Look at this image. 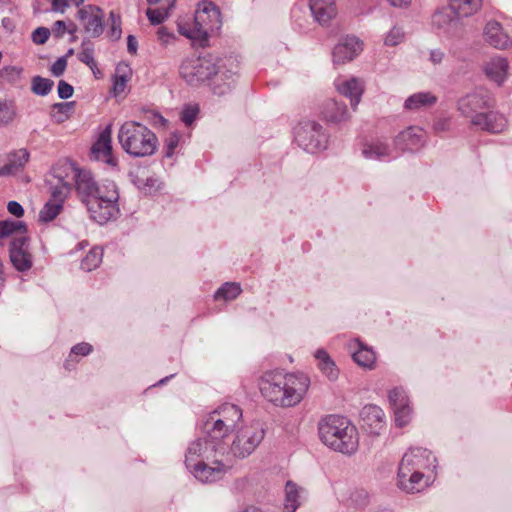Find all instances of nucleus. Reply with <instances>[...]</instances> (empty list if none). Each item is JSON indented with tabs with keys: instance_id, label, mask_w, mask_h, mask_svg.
Wrapping results in <instances>:
<instances>
[{
	"instance_id": "37998d69",
	"label": "nucleus",
	"mask_w": 512,
	"mask_h": 512,
	"mask_svg": "<svg viewBox=\"0 0 512 512\" xmlns=\"http://www.w3.org/2000/svg\"><path fill=\"white\" fill-rule=\"evenodd\" d=\"M394 414H395V423L398 427H404L406 426L412 417V409L410 407V403L402 406L393 408Z\"/></svg>"
},
{
	"instance_id": "bb28decb",
	"label": "nucleus",
	"mask_w": 512,
	"mask_h": 512,
	"mask_svg": "<svg viewBox=\"0 0 512 512\" xmlns=\"http://www.w3.org/2000/svg\"><path fill=\"white\" fill-rule=\"evenodd\" d=\"M309 8L321 25L328 24L337 15L335 0H309Z\"/></svg>"
},
{
	"instance_id": "de8ad7c7",
	"label": "nucleus",
	"mask_w": 512,
	"mask_h": 512,
	"mask_svg": "<svg viewBox=\"0 0 512 512\" xmlns=\"http://www.w3.org/2000/svg\"><path fill=\"white\" fill-rule=\"evenodd\" d=\"M180 136L178 133H171L165 141V156L172 157L179 144Z\"/></svg>"
},
{
	"instance_id": "72a5a7b5",
	"label": "nucleus",
	"mask_w": 512,
	"mask_h": 512,
	"mask_svg": "<svg viewBox=\"0 0 512 512\" xmlns=\"http://www.w3.org/2000/svg\"><path fill=\"white\" fill-rule=\"evenodd\" d=\"M303 490L292 481H288L285 486V512H295L300 505L301 493Z\"/></svg>"
},
{
	"instance_id": "f8f14e48",
	"label": "nucleus",
	"mask_w": 512,
	"mask_h": 512,
	"mask_svg": "<svg viewBox=\"0 0 512 512\" xmlns=\"http://www.w3.org/2000/svg\"><path fill=\"white\" fill-rule=\"evenodd\" d=\"M294 139L299 147L311 154L325 150L328 145L322 125L312 120L302 121L295 127Z\"/></svg>"
},
{
	"instance_id": "4be33fe9",
	"label": "nucleus",
	"mask_w": 512,
	"mask_h": 512,
	"mask_svg": "<svg viewBox=\"0 0 512 512\" xmlns=\"http://www.w3.org/2000/svg\"><path fill=\"white\" fill-rule=\"evenodd\" d=\"M484 40L496 49H506L512 45V39L502 25L494 20L488 21L483 31Z\"/></svg>"
},
{
	"instance_id": "c03bdc74",
	"label": "nucleus",
	"mask_w": 512,
	"mask_h": 512,
	"mask_svg": "<svg viewBox=\"0 0 512 512\" xmlns=\"http://www.w3.org/2000/svg\"><path fill=\"white\" fill-rule=\"evenodd\" d=\"M74 105V102H65V103H56L53 106V109L56 110V112L52 115L53 119L57 123L64 122L72 110Z\"/></svg>"
},
{
	"instance_id": "aec40b11",
	"label": "nucleus",
	"mask_w": 512,
	"mask_h": 512,
	"mask_svg": "<svg viewBox=\"0 0 512 512\" xmlns=\"http://www.w3.org/2000/svg\"><path fill=\"white\" fill-rule=\"evenodd\" d=\"M362 51V42L355 36L343 38L333 49L332 57L335 64H343L353 60Z\"/></svg>"
},
{
	"instance_id": "cd10ccee",
	"label": "nucleus",
	"mask_w": 512,
	"mask_h": 512,
	"mask_svg": "<svg viewBox=\"0 0 512 512\" xmlns=\"http://www.w3.org/2000/svg\"><path fill=\"white\" fill-rule=\"evenodd\" d=\"M322 114L326 121L335 124L345 122L350 118L346 104L334 99L326 101Z\"/></svg>"
},
{
	"instance_id": "774afa93",
	"label": "nucleus",
	"mask_w": 512,
	"mask_h": 512,
	"mask_svg": "<svg viewBox=\"0 0 512 512\" xmlns=\"http://www.w3.org/2000/svg\"><path fill=\"white\" fill-rule=\"evenodd\" d=\"M376 512H393V511L390 509H387V508H380Z\"/></svg>"
},
{
	"instance_id": "c756f323",
	"label": "nucleus",
	"mask_w": 512,
	"mask_h": 512,
	"mask_svg": "<svg viewBox=\"0 0 512 512\" xmlns=\"http://www.w3.org/2000/svg\"><path fill=\"white\" fill-rule=\"evenodd\" d=\"M508 61L503 57L492 58L485 66V72L489 79L501 85L506 78Z\"/></svg>"
},
{
	"instance_id": "a19ab883",
	"label": "nucleus",
	"mask_w": 512,
	"mask_h": 512,
	"mask_svg": "<svg viewBox=\"0 0 512 512\" xmlns=\"http://www.w3.org/2000/svg\"><path fill=\"white\" fill-rule=\"evenodd\" d=\"M16 110L12 101L0 98V126L9 124L15 117Z\"/></svg>"
},
{
	"instance_id": "f257e3e1",
	"label": "nucleus",
	"mask_w": 512,
	"mask_h": 512,
	"mask_svg": "<svg viewBox=\"0 0 512 512\" xmlns=\"http://www.w3.org/2000/svg\"><path fill=\"white\" fill-rule=\"evenodd\" d=\"M185 466L201 483H214L223 479L232 468L229 461L228 443L213 437H199L188 444L185 452Z\"/></svg>"
},
{
	"instance_id": "2eb2a0df",
	"label": "nucleus",
	"mask_w": 512,
	"mask_h": 512,
	"mask_svg": "<svg viewBox=\"0 0 512 512\" xmlns=\"http://www.w3.org/2000/svg\"><path fill=\"white\" fill-rule=\"evenodd\" d=\"M66 171L70 174L71 182L82 202L88 206L97 183L89 170L78 168L75 163L65 161Z\"/></svg>"
},
{
	"instance_id": "79ce46f5",
	"label": "nucleus",
	"mask_w": 512,
	"mask_h": 512,
	"mask_svg": "<svg viewBox=\"0 0 512 512\" xmlns=\"http://www.w3.org/2000/svg\"><path fill=\"white\" fill-rule=\"evenodd\" d=\"M388 399L393 408L402 407L409 404V398L406 391L401 387L393 388L388 393Z\"/></svg>"
},
{
	"instance_id": "6ab92c4d",
	"label": "nucleus",
	"mask_w": 512,
	"mask_h": 512,
	"mask_svg": "<svg viewBox=\"0 0 512 512\" xmlns=\"http://www.w3.org/2000/svg\"><path fill=\"white\" fill-rule=\"evenodd\" d=\"M363 428L372 435H380L386 428L384 411L377 405L369 404L360 413Z\"/></svg>"
},
{
	"instance_id": "864d4df0",
	"label": "nucleus",
	"mask_w": 512,
	"mask_h": 512,
	"mask_svg": "<svg viewBox=\"0 0 512 512\" xmlns=\"http://www.w3.org/2000/svg\"><path fill=\"white\" fill-rule=\"evenodd\" d=\"M50 31L55 38L61 39L64 37L65 33H67V23L65 21L58 20L54 22Z\"/></svg>"
},
{
	"instance_id": "9b49d317",
	"label": "nucleus",
	"mask_w": 512,
	"mask_h": 512,
	"mask_svg": "<svg viewBox=\"0 0 512 512\" xmlns=\"http://www.w3.org/2000/svg\"><path fill=\"white\" fill-rule=\"evenodd\" d=\"M265 430L259 423L240 426L228 443L229 461L233 464L234 458L244 459L250 456L263 441Z\"/></svg>"
},
{
	"instance_id": "338daca9",
	"label": "nucleus",
	"mask_w": 512,
	"mask_h": 512,
	"mask_svg": "<svg viewBox=\"0 0 512 512\" xmlns=\"http://www.w3.org/2000/svg\"><path fill=\"white\" fill-rule=\"evenodd\" d=\"M243 512H261V510L254 506H250V507H247Z\"/></svg>"
},
{
	"instance_id": "09e8293b",
	"label": "nucleus",
	"mask_w": 512,
	"mask_h": 512,
	"mask_svg": "<svg viewBox=\"0 0 512 512\" xmlns=\"http://www.w3.org/2000/svg\"><path fill=\"white\" fill-rule=\"evenodd\" d=\"M51 31L46 27H38L32 33V40L36 44H44L48 40Z\"/></svg>"
},
{
	"instance_id": "dca6fc26",
	"label": "nucleus",
	"mask_w": 512,
	"mask_h": 512,
	"mask_svg": "<svg viewBox=\"0 0 512 512\" xmlns=\"http://www.w3.org/2000/svg\"><path fill=\"white\" fill-rule=\"evenodd\" d=\"M48 183L50 185L51 199L64 203L73 188L70 174L65 168V162L59 163L53 168V173Z\"/></svg>"
},
{
	"instance_id": "bf43d9fd",
	"label": "nucleus",
	"mask_w": 512,
	"mask_h": 512,
	"mask_svg": "<svg viewBox=\"0 0 512 512\" xmlns=\"http://www.w3.org/2000/svg\"><path fill=\"white\" fill-rule=\"evenodd\" d=\"M51 4L53 11L64 13L65 9L69 6V0H51Z\"/></svg>"
},
{
	"instance_id": "4c0bfd02",
	"label": "nucleus",
	"mask_w": 512,
	"mask_h": 512,
	"mask_svg": "<svg viewBox=\"0 0 512 512\" xmlns=\"http://www.w3.org/2000/svg\"><path fill=\"white\" fill-rule=\"evenodd\" d=\"M405 40V32L401 26H393L384 36V45L388 47H394Z\"/></svg>"
},
{
	"instance_id": "20e7f679",
	"label": "nucleus",
	"mask_w": 512,
	"mask_h": 512,
	"mask_svg": "<svg viewBox=\"0 0 512 512\" xmlns=\"http://www.w3.org/2000/svg\"><path fill=\"white\" fill-rule=\"evenodd\" d=\"M436 468V457L421 447L410 448L402 457L398 468V485L408 492H419L426 487Z\"/></svg>"
},
{
	"instance_id": "423d86ee",
	"label": "nucleus",
	"mask_w": 512,
	"mask_h": 512,
	"mask_svg": "<svg viewBox=\"0 0 512 512\" xmlns=\"http://www.w3.org/2000/svg\"><path fill=\"white\" fill-rule=\"evenodd\" d=\"M26 225L22 221H0V246L4 240L11 238L9 244V257L13 267L19 272L31 269L33 257L29 248V239L25 235Z\"/></svg>"
},
{
	"instance_id": "473e14b6",
	"label": "nucleus",
	"mask_w": 512,
	"mask_h": 512,
	"mask_svg": "<svg viewBox=\"0 0 512 512\" xmlns=\"http://www.w3.org/2000/svg\"><path fill=\"white\" fill-rule=\"evenodd\" d=\"M483 0H449L451 9H454L462 18L470 17L477 13Z\"/></svg>"
},
{
	"instance_id": "6e6d98bb",
	"label": "nucleus",
	"mask_w": 512,
	"mask_h": 512,
	"mask_svg": "<svg viewBox=\"0 0 512 512\" xmlns=\"http://www.w3.org/2000/svg\"><path fill=\"white\" fill-rule=\"evenodd\" d=\"M66 66H67V60H66V57H60L58 58L51 66V73L56 76V77H59L61 76L65 69H66Z\"/></svg>"
},
{
	"instance_id": "5701e85b",
	"label": "nucleus",
	"mask_w": 512,
	"mask_h": 512,
	"mask_svg": "<svg viewBox=\"0 0 512 512\" xmlns=\"http://www.w3.org/2000/svg\"><path fill=\"white\" fill-rule=\"evenodd\" d=\"M347 348L351 353L353 360L366 369H373L375 366L376 355L371 347H368L359 339H352L348 342Z\"/></svg>"
},
{
	"instance_id": "393cba45",
	"label": "nucleus",
	"mask_w": 512,
	"mask_h": 512,
	"mask_svg": "<svg viewBox=\"0 0 512 512\" xmlns=\"http://www.w3.org/2000/svg\"><path fill=\"white\" fill-rule=\"evenodd\" d=\"M335 85L341 95L350 98L351 107L355 110L364 92L363 81L354 77L349 79L341 78L336 80Z\"/></svg>"
},
{
	"instance_id": "f03ea898",
	"label": "nucleus",
	"mask_w": 512,
	"mask_h": 512,
	"mask_svg": "<svg viewBox=\"0 0 512 512\" xmlns=\"http://www.w3.org/2000/svg\"><path fill=\"white\" fill-rule=\"evenodd\" d=\"M232 58L223 60L207 54L186 57L179 67L181 78L190 86H200L211 80V88L215 95H225L233 88L237 79L238 69Z\"/></svg>"
},
{
	"instance_id": "13d9d810",
	"label": "nucleus",
	"mask_w": 512,
	"mask_h": 512,
	"mask_svg": "<svg viewBox=\"0 0 512 512\" xmlns=\"http://www.w3.org/2000/svg\"><path fill=\"white\" fill-rule=\"evenodd\" d=\"M450 127V120L447 118H441L435 121L433 128L436 132L447 131Z\"/></svg>"
},
{
	"instance_id": "ea45409f",
	"label": "nucleus",
	"mask_w": 512,
	"mask_h": 512,
	"mask_svg": "<svg viewBox=\"0 0 512 512\" xmlns=\"http://www.w3.org/2000/svg\"><path fill=\"white\" fill-rule=\"evenodd\" d=\"M54 85V82L48 78L35 76L32 79L31 90L33 93L39 96H46L50 93Z\"/></svg>"
},
{
	"instance_id": "e2e57ef3",
	"label": "nucleus",
	"mask_w": 512,
	"mask_h": 512,
	"mask_svg": "<svg viewBox=\"0 0 512 512\" xmlns=\"http://www.w3.org/2000/svg\"><path fill=\"white\" fill-rule=\"evenodd\" d=\"M158 38L163 44H168L174 38L173 34L169 33L165 28L158 30Z\"/></svg>"
},
{
	"instance_id": "69168bd1",
	"label": "nucleus",
	"mask_w": 512,
	"mask_h": 512,
	"mask_svg": "<svg viewBox=\"0 0 512 512\" xmlns=\"http://www.w3.org/2000/svg\"><path fill=\"white\" fill-rule=\"evenodd\" d=\"M77 31V25L72 22V21H69L67 23V32L70 34V35H74Z\"/></svg>"
},
{
	"instance_id": "a18cd8bd",
	"label": "nucleus",
	"mask_w": 512,
	"mask_h": 512,
	"mask_svg": "<svg viewBox=\"0 0 512 512\" xmlns=\"http://www.w3.org/2000/svg\"><path fill=\"white\" fill-rule=\"evenodd\" d=\"M92 350H93L92 345L89 343H86V342H82V343H78V344L74 345L71 348V352H70L69 358L67 359V361L65 363V367L69 368V364L72 361L73 356H87L92 352Z\"/></svg>"
},
{
	"instance_id": "4468645a",
	"label": "nucleus",
	"mask_w": 512,
	"mask_h": 512,
	"mask_svg": "<svg viewBox=\"0 0 512 512\" xmlns=\"http://www.w3.org/2000/svg\"><path fill=\"white\" fill-rule=\"evenodd\" d=\"M463 18L451 9L448 4L446 7L438 9L432 16V25L440 33L456 38L460 37L464 31Z\"/></svg>"
},
{
	"instance_id": "6e6552de",
	"label": "nucleus",
	"mask_w": 512,
	"mask_h": 512,
	"mask_svg": "<svg viewBox=\"0 0 512 512\" xmlns=\"http://www.w3.org/2000/svg\"><path fill=\"white\" fill-rule=\"evenodd\" d=\"M242 417L239 406L230 403L222 404L206 417L203 422V432L219 442L228 443L226 437L240 427Z\"/></svg>"
},
{
	"instance_id": "49530a36",
	"label": "nucleus",
	"mask_w": 512,
	"mask_h": 512,
	"mask_svg": "<svg viewBox=\"0 0 512 512\" xmlns=\"http://www.w3.org/2000/svg\"><path fill=\"white\" fill-rule=\"evenodd\" d=\"M198 113V105H187L181 112V120L185 125L190 126L195 121Z\"/></svg>"
},
{
	"instance_id": "680f3d73",
	"label": "nucleus",
	"mask_w": 512,
	"mask_h": 512,
	"mask_svg": "<svg viewBox=\"0 0 512 512\" xmlns=\"http://www.w3.org/2000/svg\"><path fill=\"white\" fill-rule=\"evenodd\" d=\"M138 48V41L135 36L129 35L127 37V50L131 54H136Z\"/></svg>"
},
{
	"instance_id": "412c9836",
	"label": "nucleus",
	"mask_w": 512,
	"mask_h": 512,
	"mask_svg": "<svg viewBox=\"0 0 512 512\" xmlns=\"http://www.w3.org/2000/svg\"><path fill=\"white\" fill-rule=\"evenodd\" d=\"M111 134L112 128L109 124L100 132L97 141L91 148V152L96 160L115 166L116 159L112 156Z\"/></svg>"
},
{
	"instance_id": "f3484780",
	"label": "nucleus",
	"mask_w": 512,
	"mask_h": 512,
	"mask_svg": "<svg viewBox=\"0 0 512 512\" xmlns=\"http://www.w3.org/2000/svg\"><path fill=\"white\" fill-rule=\"evenodd\" d=\"M77 17L81 21L84 30L91 37H99L104 30L102 9L94 5L82 7L77 12Z\"/></svg>"
},
{
	"instance_id": "e433bc0d",
	"label": "nucleus",
	"mask_w": 512,
	"mask_h": 512,
	"mask_svg": "<svg viewBox=\"0 0 512 512\" xmlns=\"http://www.w3.org/2000/svg\"><path fill=\"white\" fill-rule=\"evenodd\" d=\"M63 209V203L50 199L39 213V219L42 222L54 220Z\"/></svg>"
},
{
	"instance_id": "0e129e2a",
	"label": "nucleus",
	"mask_w": 512,
	"mask_h": 512,
	"mask_svg": "<svg viewBox=\"0 0 512 512\" xmlns=\"http://www.w3.org/2000/svg\"><path fill=\"white\" fill-rule=\"evenodd\" d=\"M391 6L403 8L410 5L411 0H386Z\"/></svg>"
},
{
	"instance_id": "7c9ffc66",
	"label": "nucleus",
	"mask_w": 512,
	"mask_h": 512,
	"mask_svg": "<svg viewBox=\"0 0 512 512\" xmlns=\"http://www.w3.org/2000/svg\"><path fill=\"white\" fill-rule=\"evenodd\" d=\"M314 356L318 361V368L322 374L330 381H335L339 376V369L327 351L324 349H318Z\"/></svg>"
},
{
	"instance_id": "603ef678",
	"label": "nucleus",
	"mask_w": 512,
	"mask_h": 512,
	"mask_svg": "<svg viewBox=\"0 0 512 512\" xmlns=\"http://www.w3.org/2000/svg\"><path fill=\"white\" fill-rule=\"evenodd\" d=\"M74 92L73 87L64 80L59 81L58 83V96L61 99H68L72 97Z\"/></svg>"
},
{
	"instance_id": "c85d7f7f",
	"label": "nucleus",
	"mask_w": 512,
	"mask_h": 512,
	"mask_svg": "<svg viewBox=\"0 0 512 512\" xmlns=\"http://www.w3.org/2000/svg\"><path fill=\"white\" fill-rule=\"evenodd\" d=\"M29 153L26 149H19L8 155V161L0 167V175H14L28 162Z\"/></svg>"
},
{
	"instance_id": "052dcab7",
	"label": "nucleus",
	"mask_w": 512,
	"mask_h": 512,
	"mask_svg": "<svg viewBox=\"0 0 512 512\" xmlns=\"http://www.w3.org/2000/svg\"><path fill=\"white\" fill-rule=\"evenodd\" d=\"M444 52L440 49H433L431 50L430 52V61L433 63V64H439L442 62L443 58H444Z\"/></svg>"
},
{
	"instance_id": "3c124183",
	"label": "nucleus",
	"mask_w": 512,
	"mask_h": 512,
	"mask_svg": "<svg viewBox=\"0 0 512 512\" xmlns=\"http://www.w3.org/2000/svg\"><path fill=\"white\" fill-rule=\"evenodd\" d=\"M352 501L358 507H364L369 502V495L365 490H357L351 496Z\"/></svg>"
},
{
	"instance_id": "b1692460",
	"label": "nucleus",
	"mask_w": 512,
	"mask_h": 512,
	"mask_svg": "<svg viewBox=\"0 0 512 512\" xmlns=\"http://www.w3.org/2000/svg\"><path fill=\"white\" fill-rule=\"evenodd\" d=\"M424 131L420 127L411 126L400 132L394 144L401 150H417L424 145Z\"/></svg>"
},
{
	"instance_id": "ddd939ff",
	"label": "nucleus",
	"mask_w": 512,
	"mask_h": 512,
	"mask_svg": "<svg viewBox=\"0 0 512 512\" xmlns=\"http://www.w3.org/2000/svg\"><path fill=\"white\" fill-rule=\"evenodd\" d=\"M494 105L495 100L492 93L484 87H477L459 98L457 109L462 116L469 119L471 124L475 116L483 110L493 108Z\"/></svg>"
},
{
	"instance_id": "58836bf2",
	"label": "nucleus",
	"mask_w": 512,
	"mask_h": 512,
	"mask_svg": "<svg viewBox=\"0 0 512 512\" xmlns=\"http://www.w3.org/2000/svg\"><path fill=\"white\" fill-rule=\"evenodd\" d=\"M78 59L91 69L96 67V62L94 60V46L90 41L83 40L81 44V51L78 54Z\"/></svg>"
},
{
	"instance_id": "c9c22d12",
	"label": "nucleus",
	"mask_w": 512,
	"mask_h": 512,
	"mask_svg": "<svg viewBox=\"0 0 512 512\" xmlns=\"http://www.w3.org/2000/svg\"><path fill=\"white\" fill-rule=\"evenodd\" d=\"M103 250L100 247L92 248L81 261V268L87 272L97 268L102 262Z\"/></svg>"
},
{
	"instance_id": "2f4dec72",
	"label": "nucleus",
	"mask_w": 512,
	"mask_h": 512,
	"mask_svg": "<svg viewBox=\"0 0 512 512\" xmlns=\"http://www.w3.org/2000/svg\"><path fill=\"white\" fill-rule=\"evenodd\" d=\"M437 101L435 95L430 92H418L409 96L404 103V108L409 111H416L434 105Z\"/></svg>"
},
{
	"instance_id": "8fccbe9b",
	"label": "nucleus",
	"mask_w": 512,
	"mask_h": 512,
	"mask_svg": "<svg viewBox=\"0 0 512 512\" xmlns=\"http://www.w3.org/2000/svg\"><path fill=\"white\" fill-rule=\"evenodd\" d=\"M111 20V35L114 39H119L121 36L120 17L114 12H110Z\"/></svg>"
},
{
	"instance_id": "39448f33",
	"label": "nucleus",
	"mask_w": 512,
	"mask_h": 512,
	"mask_svg": "<svg viewBox=\"0 0 512 512\" xmlns=\"http://www.w3.org/2000/svg\"><path fill=\"white\" fill-rule=\"evenodd\" d=\"M322 443L336 452L353 455L359 447V433L356 426L346 417L328 415L318 425Z\"/></svg>"
},
{
	"instance_id": "a211bd4d",
	"label": "nucleus",
	"mask_w": 512,
	"mask_h": 512,
	"mask_svg": "<svg viewBox=\"0 0 512 512\" xmlns=\"http://www.w3.org/2000/svg\"><path fill=\"white\" fill-rule=\"evenodd\" d=\"M471 126L492 134L503 132L507 127L505 116L497 111L483 110L472 120Z\"/></svg>"
},
{
	"instance_id": "f704fd0d",
	"label": "nucleus",
	"mask_w": 512,
	"mask_h": 512,
	"mask_svg": "<svg viewBox=\"0 0 512 512\" xmlns=\"http://www.w3.org/2000/svg\"><path fill=\"white\" fill-rule=\"evenodd\" d=\"M240 284L235 282L224 283L214 294L216 300L223 299L225 301L234 300L241 293Z\"/></svg>"
},
{
	"instance_id": "7ed1b4c3",
	"label": "nucleus",
	"mask_w": 512,
	"mask_h": 512,
	"mask_svg": "<svg viewBox=\"0 0 512 512\" xmlns=\"http://www.w3.org/2000/svg\"><path fill=\"white\" fill-rule=\"evenodd\" d=\"M310 385L303 373H284L281 370L265 372L259 381L262 396L280 407H292L303 399Z\"/></svg>"
},
{
	"instance_id": "1a4fd4ad",
	"label": "nucleus",
	"mask_w": 512,
	"mask_h": 512,
	"mask_svg": "<svg viewBox=\"0 0 512 512\" xmlns=\"http://www.w3.org/2000/svg\"><path fill=\"white\" fill-rule=\"evenodd\" d=\"M221 13L219 8L211 1H202L195 11L192 27L187 29L179 26L182 35L198 40L203 45L208 37L221 28Z\"/></svg>"
},
{
	"instance_id": "a878e982",
	"label": "nucleus",
	"mask_w": 512,
	"mask_h": 512,
	"mask_svg": "<svg viewBox=\"0 0 512 512\" xmlns=\"http://www.w3.org/2000/svg\"><path fill=\"white\" fill-rule=\"evenodd\" d=\"M361 154L367 160L387 161L392 158V149L383 139H373L362 144Z\"/></svg>"
},
{
	"instance_id": "4d7b16f0",
	"label": "nucleus",
	"mask_w": 512,
	"mask_h": 512,
	"mask_svg": "<svg viewBox=\"0 0 512 512\" xmlns=\"http://www.w3.org/2000/svg\"><path fill=\"white\" fill-rule=\"evenodd\" d=\"M7 210L10 214L14 215L17 218L22 217L24 214L23 207L17 201H9L7 205Z\"/></svg>"
},
{
	"instance_id": "5fc2aeb1",
	"label": "nucleus",
	"mask_w": 512,
	"mask_h": 512,
	"mask_svg": "<svg viewBox=\"0 0 512 512\" xmlns=\"http://www.w3.org/2000/svg\"><path fill=\"white\" fill-rule=\"evenodd\" d=\"M128 77L125 74H117L113 83V91L115 94H121L126 88Z\"/></svg>"
},
{
	"instance_id": "0eeeda50",
	"label": "nucleus",
	"mask_w": 512,
	"mask_h": 512,
	"mask_svg": "<svg viewBox=\"0 0 512 512\" xmlns=\"http://www.w3.org/2000/svg\"><path fill=\"white\" fill-rule=\"evenodd\" d=\"M118 140L122 149L135 158L153 155L158 146L155 133L136 121H126L121 125Z\"/></svg>"
},
{
	"instance_id": "9d476101",
	"label": "nucleus",
	"mask_w": 512,
	"mask_h": 512,
	"mask_svg": "<svg viewBox=\"0 0 512 512\" xmlns=\"http://www.w3.org/2000/svg\"><path fill=\"white\" fill-rule=\"evenodd\" d=\"M118 200L119 192L114 182L98 184L87 206L91 218L99 224L116 218L120 212Z\"/></svg>"
}]
</instances>
